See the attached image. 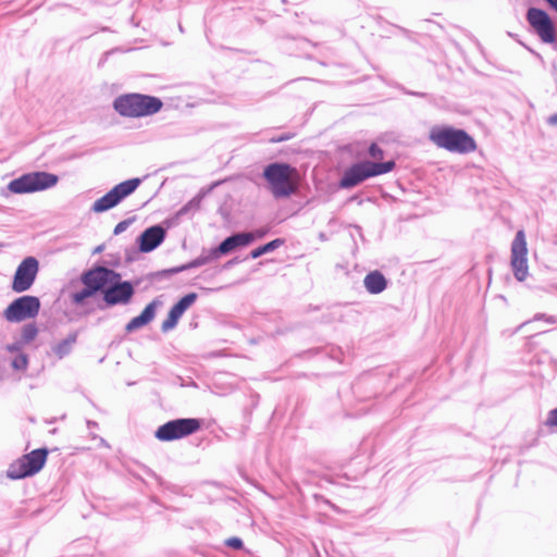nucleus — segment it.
Masks as SVG:
<instances>
[{
    "label": "nucleus",
    "mask_w": 557,
    "mask_h": 557,
    "mask_svg": "<svg viewBox=\"0 0 557 557\" xmlns=\"http://www.w3.org/2000/svg\"><path fill=\"white\" fill-rule=\"evenodd\" d=\"M255 240V233H238L224 239L215 249L219 256L230 253L239 247H246Z\"/></svg>",
    "instance_id": "nucleus-16"
},
{
    "label": "nucleus",
    "mask_w": 557,
    "mask_h": 557,
    "mask_svg": "<svg viewBox=\"0 0 557 557\" xmlns=\"http://www.w3.org/2000/svg\"><path fill=\"white\" fill-rule=\"evenodd\" d=\"M253 233H255V239L256 238H261V237H263L265 235V231H260V230H258V231H256Z\"/></svg>",
    "instance_id": "nucleus-35"
},
{
    "label": "nucleus",
    "mask_w": 557,
    "mask_h": 557,
    "mask_svg": "<svg viewBox=\"0 0 557 557\" xmlns=\"http://www.w3.org/2000/svg\"><path fill=\"white\" fill-rule=\"evenodd\" d=\"M177 322L178 320L169 313L166 319L162 322L161 330L163 332H169L176 326Z\"/></svg>",
    "instance_id": "nucleus-26"
},
{
    "label": "nucleus",
    "mask_w": 557,
    "mask_h": 557,
    "mask_svg": "<svg viewBox=\"0 0 557 557\" xmlns=\"http://www.w3.org/2000/svg\"><path fill=\"white\" fill-rule=\"evenodd\" d=\"M363 284H364L366 289L370 294H374V295L382 293L387 286L386 278L379 271H373V272H370L369 274H367L363 280Z\"/></svg>",
    "instance_id": "nucleus-19"
},
{
    "label": "nucleus",
    "mask_w": 557,
    "mask_h": 557,
    "mask_svg": "<svg viewBox=\"0 0 557 557\" xmlns=\"http://www.w3.org/2000/svg\"><path fill=\"white\" fill-rule=\"evenodd\" d=\"M369 154L373 159H382L383 158V150L375 144H372L369 148Z\"/></svg>",
    "instance_id": "nucleus-29"
},
{
    "label": "nucleus",
    "mask_w": 557,
    "mask_h": 557,
    "mask_svg": "<svg viewBox=\"0 0 557 557\" xmlns=\"http://www.w3.org/2000/svg\"><path fill=\"white\" fill-rule=\"evenodd\" d=\"M429 138L438 148L449 152L463 154L476 149L474 139L467 132L450 126L432 127Z\"/></svg>",
    "instance_id": "nucleus-1"
},
{
    "label": "nucleus",
    "mask_w": 557,
    "mask_h": 557,
    "mask_svg": "<svg viewBox=\"0 0 557 557\" xmlns=\"http://www.w3.org/2000/svg\"><path fill=\"white\" fill-rule=\"evenodd\" d=\"M48 451L46 449H35L24 455L8 469V476L13 480L30 476L39 472L46 463Z\"/></svg>",
    "instance_id": "nucleus-6"
},
{
    "label": "nucleus",
    "mask_w": 557,
    "mask_h": 557,
    "mask_svg": "<svg viewBox=\"0 0 557 557\" xmlns=\"http://www.w3.org/2000/svg\"><path fill=\"white\" fill-rule=\"evenodd\" d=\"M263 177L274 197H288L296 190L297 170L287 163L274 162L265 166Z\"/></svg>",
    "instance_id": "nucleus-2"
},
{
    "label": "nucleus",
    "mask_w": 557,
    "mask_h": 557,
    "mask_svg": "<svg viewBox=\"0 0 557 557\" xmlns=\"http://www.w3.org/2000/svg\"><path fill=\"white\" fill-rule=\"evenodd\" d=\"M528 248L525 234L522 230L518 231L512 243H511V258L510 264L513 272L515 277L523 282L529 274L528 267Z\"/></svg>",
    "instance_id": "nucleus-10"
},
{
    "label": "nucleus",
    "mask_w": 557,
    "mask_h": 557,
    "mask_svg": "<svg viewBox=\"0 0 557 557\" xmlns=\"http://www.w3.org/2000/svg\"><path fill=\"white\" fill-rule=\"evenodd\" d=\"M8 349H9L10 351H15V350H16V347H15V346H9V347H8Z\"/></svg>",
    "instance_id": "nucleus-36"
},
{
    "label": "nucleus",
    "mask_w": 557,
    "mask_h": 557,
    "mask_svg": "<svg viewBox=\"0 0 557 557\" xmlns=\"http://www.w3.org/2000/svg\"><path fill=\"white\" fill-rule=\"evenodd\" d=\"M200 429V421L195 418L171 420L160 425L154 436L162 442H171L194 434Z\"/></svg>",
    "instance_id": "nucleus-7"
},
{
    "label": "nucleus",
    "mask_w": 557,
    "mask_h": 557,
    "mask_svg": "<svg viewBox=\"0 0 557 557\" xmlns=\"http://www.w3.org/2000/svg\"><path fill=\"white\" fill-rule=\"evenodd\" d=\"M77 334L73 333L69 335L65 339L57 344L52 349L55 356L59 359H62L66 355H69L72 350L73 345L76 343Z\"/></svg>",
    "instance_id": "nucleus-20"
},
{
    "label": "nucleus",
    "mask_w": 557,
    "mask_h": 557,
    "mask_svg": "<svg viewBox=\"0 0 557 557\" xmlns=\"http://www.w3.org/2000/svg\"><path fill=\"white\" fill-rule=\"evenodd\" d=\"M94 293L95 292L90 287L85 286V288H83L82 290L74 293L72 299L75 304L78 305L82 304L85 299L91 297Z\"/></svg>",
    "instance_id": "nucleus-24"
},
{
    "label": "nucleus",
    "mask_w": 557,
    "mask_h": 557,
    "mask_svg": "<svg viewBox=\"0 0 557 557\" xmlns=\"http://www.w3.org/2000/svg\"><path fill=\"white\" fill-rule=\"evenodd\" d=\"M165 238V231L160 225L148 227L138 238L139 250L150 252L156 249Z\"/></svg>",
    "instance_id": "nucleus-15"
},
{
    "label": "nucleus",
    "mask_w": 557,
    "mask_h": 557,
    "mask_svg": "<svg viewBox=\"0 0 557 557\" xmlns=\"http://www.w3.org/2000/svg\"><path fill=\"white\" fill-rule=\"evenodd\" d=\"M104 292L103 299L108 305L127 304L134 294V288L129 282L119 281L110 284Z\"/></svg>",
    "instance_id": "nucleus-14"
},
{
    "label": "nucleus",
    "mask_w": 557,
    "mask_h": 557,
    "mask_svg": "<svg viewBox=\"0 0 557 557\" xmlns=\"http://www.w3.org/2000/svg\"><path fill=\"white\" fill-rule=\"evenodd\" d=\"M171 315H173L174 318H176V320H180L181 317L183 315V313L181 311H177L175 306H173L169 312Z\"/></svg>",
    "instance_id": "nucleus-33"
},
{
    "label": "nucleus",
    "mask_w": 557,
    "mask_h": 557,
    "mask_svg": "<svg viewBox=\"0 0 557 557\" xmlns=\"http://www.w3.org/2000/svg\"><path fill=\"white\" fill-rule=\"evenodd\" d=\"M39 262L35 257L25 258L16 268L12 281V290L15 293H24L28 290L38 274Z\"/></svg>",
    "instance_id": "nucleus-11"
},
{
    "label": "nucleus",
    "mask_w": 557,
    "mask_h": 557,
    "mask_svg": "<svg viewBox=\"0 0 557 557\" xmlns=\"http://www.w3.org/2000/svg\"><path fill=\"white\" fill-rule=\"evenodd\" d=\"M283 243L284 242L282 239L276 238V239H274V240H272V242H270V243H268V244H265L263 246H260V247L253 249L250 252V257L252 259H257V258L261 257L264 253H268V252H271V251L275 250L280 246H282Z\"/></svg>",
    "instance_id": "nucleus-21"
},
{
    "label": "nucleus",
    "mask_w": 557,
    "mask_h": 557,
    "mask_svg": "<svg viewBox=\"0 0 557 557\" xmlns=\"http://www.w3.org/2000/svg\"><path fill=\"white\" fill-rule=\"evenodd\" d=\"M158 305L159 304L156 300L148 304L139 315L133 318L126 324V331L134 332L151 322L156 315Z\"/></svg>",
    "instance_id": "nucleus-17"
},
{
    "label": "nucleus",
    "mask_w": 557,
    "mask_h": 557,
    "mask_svg": "<svg viewBox=\"0 0 557 557\" xmlns=\"http://www.w3.org/2000/svg\"><path fill=\"white\" fill-rule=\"evenodd\" d=\"M40 300L35 296H22L13 300L3 311V318L8 322H22L38 315Z\"/></svg>",
    "instance_id": "nucleus-9"
},
{
    "label": "nucleus",
    "mask_w": 557,
    "mask_h": 557,
    "mask_svg": "<svg viewBox=\"0 0 557 557\" xmlns=\"http://www.w3.org/2000/svg\"><path fill=\"white\" fill-rule=\"evenodd\" d=\"M139 178H131L115 185L110 191L97 199L91 210L95 213H101L108 211L117 206L124 198L134 193L140 185Z\"/></svg>",
    "instance_id": "nucleus-8"
},
{
    "label": "nucleus",
    "mask_w": 557,
    "mask_h": 557,
    "mask_svg": "<svg viewBox=\"0 0 557 557\" xmlns=\"http://www.w3.org/2000/svg\"><path fill=\"white\" fill-rule=\"evenodd\" d=\"M395 166L394 161L383 163L363 161L347 169L341 180V187L351 188L369 177L391 172Z\"/></svg>",
    "instance_id": "nucleus-5"
},
{
    "label": "nucleus",
    "mask_w": 557,
    "mask_h": 557,
    "mask_svg": "<svg viewBox=\"0 0 557 557\" xmlns=\"http://www.w3.org/2000/svg\"><path fill=\"white\" fill-rule=\"evenodd\" d=\"M201 202V196H197L193 198L188 203H186L182 209L181 213L187 212L190 208H198Z\"/></svg>",
    "instance_id": "nucleus-28"
},
{
    "label": "nucleus",
    "mask_w": 557,
    "mask_h": 557,
    "mask_svg": "<svg viewBox=\"0 0 557 557\" xmlns=\"http://www.w3.org/2000/svg\"><path fill=\"white\" fill-rule=\"evenodd\" d=\"M226 544L227 546L234 548V549H239L243 547V541L238 537H231L226 541Z\"/></svg>",
    "instance_id": "nucleus-31"
},
{
    "label": "nucleus",
    "mask_w": 557,
    "mask_h": 557,
    "mask_svg": "<svg viewBox=\"0 0 557 557\" xmlns=\"http://www.w3.org/2000/svg\"><path fill=\"white\" fill-rule=\"evenodd\" d=\"M219 258H220V256H219L216 249L215 248L210 249L209 251H202V253L200 256H198L196 259H194L189 263L177 267V268H173V269L169 270V272L180 273L182 271H185V270H188L191 268H198V267L205 265V264H207L213 260H216Z\"/></svg>",
    "instance_id": "nucleus-18"
},
{
    "label": "nucleus",
    "mask_w": 557,
    "mask_h": 557,
    "mask_svg": "<svg viewBox=\"0 0 557 557\" xmlns=\"http://www.w3.org/2000/svg\"><path fill=\"white\" fill-rule=\"evenodd\" d=\"M12 367L16 370H24L27 367V357L24 354L16 356L12 361Z\"/></svg>",
    "instance_id": "nucleus-25"
},
{
    "label": "nucleus",
    "mask_w": 557,
    "mask_h": 557,
    "mask_svg": "<svg viewBox=\"0 0 557 557\" xmlns=\"http://www.w3.org/2000/svg\"><path fill=\"white\" fill-rule=\"evenodd\" d=\"M547 123L550 125H557V113L548 117Z\"/></svg>",
    "instance_id": "nucleus-34"
},
{
    "label": "nucleus",
    "mask_w": 557,
    "mask_h": 557,
    "mask_svg": "<svg viewBox=\"0 0 557 557\" xmlns=\"http://www.w3.org/2000/svg\"><path fill=\"white\" fill-rule=\"evenodd\" d=\"M119 280L120 274L104 267L95 268L82 277L84 285L90 287L95 293Z\"/></svg>",
    "instance_id": "nucleus-13"
},
{
    "label": "nucleus",
    "mask_w": 557,
    "mask_h": 557,
    "mask_svg": "<svg viewBox=\"0 0 557 557\" xmlns=\"http://www.w3.org/2000/svg\"><path fill=\"white\" fill-rule=\"evenodd\" d=\"M59 182L55 174L36 171L23 174L8 184L9 191L13 194H32L54 187Z\"/></svg>",
    "instance_id": "nucleus-4"
},
{
    "label": "nucleus",
    "mask_w": 557,
    "mask_h": 557,
    "mask_svg": "<svg viewBox=\"0 0 557 557\" xmlns=\"http://www.w3.org/2000/svg\"><path fill=\"white\" fill-rule=\"evenodd\" d=\"M113 108L123 116L140 117L160 111L162 101L152 96L127 94L117 97L113 102Z\"/></svg>",
    "instance_id": "nucleus-3"
},
{
    "label": "nucleus",
    "mask_w": 557,
    "mask_h": 557,
    "mask_svg": "<svg viewBox=\"0 0 557 557\" xmlns=\"http://www.w3.org/2000/svg\"><path fill=\"white\" fill-rule=\"evenodd\" d=\"M545 424L549 428H557V408L548 412Z\"/></svg>",
    "instance_id": "nucleus-27"
},
{
    "label": "nucleus",
    "mask_w": 557,
    "mask_h": 557,
    "mask_svg": "<svg viewBox=\"0 0 557 557\" xmlns=\"http://www.w3.org/2000/svg\"><path fill=\"white\" fill-rule=\"evenodd\" d=\"M534 319L535 320L544 319L547 323H550V324L556 323V321H557L555 317L545 315V314H536Z\"/></svg>",
    "instance_id": "nucleus-32"
},
{
    "label": "nucleus",
    "mask_w": 557,
    "mask_h": 557,
    "mask_svg": "<svg viewBox=\"0 0 557 557\" xmlns=\"http://www.w3.org/2000/svg\"><path fill=\"white\" fill-rule=\"evenodd\" d=\"M37 334H38V329L35 324H33V323L26 324L22 330V339L25 343H29L33 339H35Z\"/></svg>",
    "instance_id": "nucleus-23"
},
{
    "label": "nucleus",
    "mask_w": 557,
    "mask_h": 557,
    "mask_svg": "<svg viewBox=\"0 0 557 557\" xmlns=\"http://www.w3.org/2000/svg\"><path fill=\"white\" fill-rule=\"evenodd\" d=\"M129 223H131V222H129V221H127V220H124V221L119 222V223L115 225L113 233H114L115 235L122 234L123 232H125V231L127 230V227L129 226Z\"/></svg>",
    "instance_id": "nucleus-30"
},
{
    "label": "nucleus",
    "mask_w": 557,
    "mask_h": 557,
    "mask_svg": "<svg viewBox=\"0 0 557 557\" xmlns=\"http://www.w3.org/2000/svg\"><path fill=\"white\" fill-rule=\"evenodd\" d=\"M527 18L544 42L552 44L555 41V28L546 12L531 8L528 11Z\"/></svg>",
    "instance_id": "nucleus-12"
},
{
    "label": "nucleus",
    "mask_w": 557,
    "mask_h": 557,
    "mask_svg": "<svg viewBox=\"0 0 557 557\" xmlns=\"http://www.w3.org/2000/svg\"><path fill=\"white\" fill-rule=\"evenodd\" d=\"M197 295L195 293L187 294L183 298L180 299L174 306L177 311L184 312L196 301Z\"/></svg>",
    "instance_id": "nucleus-22"
}]
</instances>
